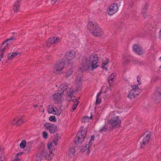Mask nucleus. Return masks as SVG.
<instances>
[{"label": "nucleus", "mask_w": 161, "mask_h": 161, "mask_svg": "<svg viewBox=\"0 0 161 161\" xmlns=\"http://www.w3.org/2000/svg\"><path fill=\"white\" fill-rule=\"evenodd\" d=\"M99 55L96 54H92L89 58L84 57L82 60V66L86 69L87 68L93 70L99 66Z\"/></svg>", "instance_id": "f257e3e1"}, {"label": "nucleus", "mask_w": 161, "mask_h": 161, "mask_svg": "<svg viewBox=\"0 0 161 161\" xmlns=\"http://www.w3.org/2000/svg\"><path fill=\"white\" fill-rule=\"evenodd\" d=\"M87 28L95 36L100 37L103 34V32L98 26V24H94L92 22H90L88 23Z\"/></svg>", "instance_id": "f03ea898"}, {"label": "nucleus", "mask_w": 161, "mask_h": 161, "mask_svg": "<svg viewBox=\"0 0 161 161\" xmlns=\"http://www.w3.org/2000/svg\"><path fill=\"white\" fill-rule=\"evenodd\" d=\"M121 120L118 116L113 115L108 123L111 129L113 130L114 128H118L120 125Z\"/></svg>", "instance_id": "7ed1b4c3"}, {"label": "nucleus", "mask_w": 161, "mask_h": 161, "mask_svg": "<svg viewBox=\"0 0 161 161\" xmlns=\"http://www.w3.org/2000/svg\"><path fill=\"white\" fill-rule=\"evenodd\" d=\"M86 135V131L85 130L79 131L76 136L75 138L74 142L76 144H79L83 142Z\"/></svg>", "instance_id": "20e7f679"}, {"label": "nucleus", "mask_w": 161, "mask_h": 161, "mask_svg": "<svg viewBox=\"0 0 161 161\" xmlns=\"http://www.w3.org/2000/svg\"><path fill=\"white\" fill-rule=\"evenodd\" d=\"M152 97L156 103H158L161 101V89L159 87L156 88Z\"/></svg>", "instance_id": "39448f33"}, {"label": "nucleus", "mask_w": 161, "mask_h": 161, "mask_svg": "<svg viewBox=\"0 0 161 161\" xmlns=\"http://www.w3.org/2000/svg\"><path fill=\"white\" fill-rule=\"evenodd\" d=\"M65 65L64 62L58 63L53 69V72L55 74H58L64 69Z\"/></svg>", "instance_id": "423d86ee"}, {"label": "nucleus", "mask_w": 161, "mask_h": 161, "mask_svg": "<svg viewBox=\"0 0 161 161\" xmlns=\"http://www.w3.org/2000/svg\"><path fill=\"white\" fill-rule=\"evenodd\" d=\"M60 41V38L58 37H52L49 38L46 43V46L48 47H50L52 45L54 46Z\"/></svg>", "instance_id": "0eeeda50"}, {"label": "nucleus", "mask_w": 161, "mask_h": 161, "mask_svg": "<svg viewBox=\"0 0 161 161\" xmlns=\"http://www.w3.org/2000/svg\"><path fill=\"white\" fill-rule=\"evenodd\" d=\"M46 129L48 130L52 133H54L57 131L56 126L54 125L47 123L44 125Z\"/></svg>", "instance_id": "6e6552de"}, {"label": "nucleus", "mask_w": 161, "mask_h": 161, "mask_svg": "<svg viewBox=\"0 0 161 161\" xmlns=\"http://www.w3.org/2000/svg\"><path fill=\"white\" fill-rule=\"evenodd\" d=\"M118 10V7L117 4L113 3L109 6L107 10V12L108 14L112 15L116 12Z\"/></svg>", "instance_id": "1a4fd4ad"}, {"label": "nucleus", "mask_w": 161, "mask_h": 161, "mask_svg": "<svg viewBox=\"0 0 161 161\" xmlns=\"http://www.w3.org/2000/svg\"><path fill=\"white\" fill-rule=\"evenodd\" d=\"M61 92L57 91L53 95V98L54 100V102L55 103H58L61 101L63 95Z\"/></svg>", "instance_id": "9d476101"}, {"label": "nucleus", "mask_w": 161, "mask_h": 161, "mask_svg": "<svg viewBox=\"0 0 161 161\" xmlns=\"http://www.w3.org/2000/svg\"><path fill=\"white\" fill-rule=\"evenodd\" d=\"M75 53L74 50H70L69 52H68L65 54V56L66 57V58L65 59L66 61L68 60V62L69 64H70L71 60L75 56Z\"/></svg>", "instance_id": "9b49d317"}, {"label": "nucleus", "mask_w": 161, "mask_h": 161, "mask_svg": "<svg viewBox=\"0 0 161 161\" xmlns=\"http://www.w3.org/2000/svg\"><path fill=\"white\" fill-rule=\"evenodd\" d=\"M134 51L137 54L142 55L144 52V50L142 49V47L137 44H135L133 46Z\"/></svg>", "instance_id": "f8f14e48"}, {"label": "nucleus", "mask_w": 161, "mask_h": 161, "mask_svg": "<svg viewBox=\"0 0 161 161\" xmlns=\"http://www.w3.org/2000/svg\"><path fill=\"white\" fill-rule=\"evenodd\" d=\"M69 90V88L67 86L63 84L60 86L58 91H59V92H62V94L63 95H67Z\"/></svg>", "instance_id": "ddd939ff"}, {"label": "nucleus", "mask_w": 161, "mask_h": 161, "mask_svg": "<svg viewBox=\"0 0 161 161\" xmlns=\"http://www.w3.org/2000/svg\"><path fill=\"white\" fill-rule=\"evenodd\" d=\"M151 134L150 133L147 134L145 137H144V138L142 142H141V148H143L149 142V141L151 138Z\"/></svg>", "instance_id": "4468645a"}, {"label": "nucleus", "mask_w": 161, "mask_h": 161, "mask_svg": "<svg viewBox=\"0 0 161 161\" xmlns=\"http://www.w3.org/2000/svg\"><path fill=\"white\" fill-rule=\"evenodd\" d=\"M24 122L23 118H18L16 119H14L13 121L12 124L13 125L16 124L17 126H19L22 125Z\"/></svg>", "instance_id": "2eb2a0df"}, {"label": "nucleus", "mask_w": 161, "mask_h": 161, "mask_svg": "<svg viewBox=\"0 0 161 161\" xmlns=\"http://www.w3.org/2000/svg\"><path fill=\"white\" fill-rule=\"evenodd\" d=\"M20 0H17L15 2L14 5L13 6V9L14 12L18 11L20 7Z\"/></svg>", "instance_id": "dca6fc26"}, {"label": "nucleus", "mask_w": 161, "mask_h": 161, "mask_svg": "<svg viewBox=\"0 0 161 161\" xmlns=\"http://www.w3.org/2000/svg\"><path fill=\"white\" fill-rule=\"evenodd\" d=\"M16 39V38L14 37H13L10 38H7L5 41H4L1 45V47H3L6 48L8 47L9 44L7 43L8 42H10L11 41H13Z\"/></svg>", "instance_id": "f3484780"}, {"label": "nucleus", "mask_w": 161, "mask_h": 161, "mask_svg": "<svg viewBox=\"0 0 161 161\" xmlns=\"http://www.w3.org/2000/svg\"><path fill=\"white\" fill-rule=\"evenodd\" d=\"M112 130L111 129V128L108 124L106 125H104L102 128H100L99 131L100 132L103 133L106 131H111Z\"/></svg>", "instance_id": "a211bd4d"}, {"label": "nucleus", "mask_w": 161, "mask_h": 161, "mask_svg": "<svg viewBox=\"0 0 161 161\" xmlns=\"http://www.w3.org/2000/svg\"><path fill=\"white\" fill-rule=\"evenodd\" d=\"M92 141L90 140L88 142V144H86L85 147L83 148V152L85 151L86 150H87V153L89 154L90 153V148L92 147Z\"/></svg>", "instance_id": "6ab92c4d"}, {"label": "nucleus", "mask_w": 161, "mask_h": 161, "mask_svg": "<svg viewBox=\"0 0 161 161\" xmlns=\"http://www.w3.org/2000/svg\"><path fill=\"white\" fill-rule=\"evenodd\" d=\"M48 112L49 114H56V110H55L54 106L52 105H50L47 107Z\"/></svg>", "instance_id": "aec40b11"}, {"label": "nucleus", "mask_w": 161, "mask_h": 161, "mask_svg": "<svg viewBox=\"0 0 161 161\" xmlns=\"http://www.w3.org/2000/svg\"><path fill=\"white\" fill-rule=\"evenodd\" d=\"M148 7V4L147 3L145 4L144 6L142 8V14L143 16L145 18L146 17L147 15V14L146 13L147 11V9Z\"/></svg>", "instance_id": "412c9836"}, {"label": "nucleus", "mask_w": 161, "mask_h": 161, "mask_svg": "<svg viewBox=\"0 0 161 161\" xmlns=\"http://www.w3.org/2000/svg\"><path fill=\"white\" fill-rule=\"evenodd\" d=\"M131 59L130 56H125L123 59V66L128 64Z\"/></svg>", "instance_id": "4be33fe9"}, {"label": "nucleus", "mask_w": 161, "mask_h": 161, "mask_svg": "<svg viewBox=\"0 0 161 161\" xmlns=\"http://www.w3.org/2000/svg\"><path fill=\"white\" fill-rule=\"evenodd\" d=\"M71 89H70L69 91L68 92L67 95H68L69 97L68 100L69 101L70 100H74L75 99V97L73 96V90L71 91Z\"/></svg>", "instance_id": "5701e85b"}, {"label": "nucleus", "mask_w": 161, "mask_h": 161, "mask_svg": "<svg viewBox=\"0 0 161 161\" xmlns=\"http://www.w3.org/2000/svg\"><path fill=\"white\" fill-rule=\"evenodd\" d=\"M116 75V74L115 73H113L109 76L108 82L110 86L113 85V81Z\"/></svg>", "instance_id": "b1692460"}, {"label": "nucleus", "mask_w": 161, "mask_h": 161, "mask_svg": "<svg viewBox=\"0 0 161 161\" xmlns=\"http://www.w3.org/2000/svg\"><path fill=\"white\" fill-rule=\"evenodd\" d=\"M73 72L74 71L71 69L67 70L65 72V77L67 78L70 77V75H72V74L73 73Z\"/></svg>", "instance_id": "393cba45"}, {"label": "nucleus", "mask_w": 161, "mask_h": 161, "mask_svg": "<svg viewBox=\"0 0 161 161\" xmlns=\"http://www.w3.org/2000/svg\"><path fill=\"white\" fill-rule=\"evenodd\" d=\"M134 90L132 89L130 91L128 95V97L129 98L131 99L135 97L134 93Z\"/></svg>", "instance_id": "a878e982"}, {"label": "nucleus", "mask_w": 161, "mask_h": 161, "mask_svg": "<svg viewBox=\"0 0 161 161\" xmlns=\"http://www.w3.org/2000/svg\"><path fill=\"white\" fill-rule=\"evenodd\" d=\"M17 54V53L15 52L13 53L12 54L9 53L8 56V58L9 60L11 59L16 56Z\"/></svg>", "instance_id": "bb28decb"}, {"label": "nucleus", "mask_w": 161, "mask_h": 161, "mask_svg": "<svg viewBox=\"0 0 161 161\" xmlns=\"http://www.w3.org/2000/svg\"><path fill=\"white\" fill-rule=\"evenodd\" d=\"M53 154L52 152L49 153V154L47 153L45 155L46 158H47L48 160H51L52 159V157L53 156Z\"/></svg>", "instance_id": "cd10ccee"}, {"label": "nucleus", "mask_w": 161, "mask_h": 161, "mask_svg": "<svg viewBox=\"0 0 161 161\" xmlns=\"http://www.w3.org/2000/svg\"><path fill=\"white\" fill-rule=\"evenodd\" d=\"M53 144H54L55 146H57L58 145V142L54 141V140H53L51 142L50 144H48V148L49 149H50L51 147H52V145Z\"/></svg>", "instance_id": "c85d7f7f"}, {"label": "nucleus", "mask_w": 161, "mask_h": 161, "mask_svg": "<svg viewBox=\"0 0 161 161\" xmlns=\"http://www.w3.org/2000/svg\"><path fill=\"white\" fill-rule=\"evenodd\" d=\"M135 91L134 92L135 97H136L142 91V90L140 89H133Z\"/></svg>", "instance_id": "c756f323"}, {"label": "nucleus", "mask_w": 161, "mask_h": 161, "mask_svg": "<svg viewBox=\"0 0 161 161\" xmlns=\"http://www.w3.org/2000/svg\"><path fill=\"white\" fill-rule=\"evenodd\" d=\"M79 101L77 100L74 102V104L73 105L72 109L73 110H75L78 104Z\"/></svg>", "instance_id": "7c9ffc66"}, {"label": "nucleus", "mask_w": 161, "mask_h": 161, "mask_svg": "<svg viewBox=\"0 0 161 161\" xmlns=\"http://www.w3.org/2000/svg\"><path fill=\"white\" fill-rule=\"evenodd\" d=\"M26 141L25 140L22 141L21 142L20 144V146L22 148H23L25 147Z\"/></svg>", "instance_id": "2f4dec72"}, {"label": "nucleus", "mask_w": 161, "mask_h": 161, "mask_svg": "<svg viewBox=\"0 0 161 161\" xmlns=\"http://www.w3.org/2000/svg\"><path fill=\"white\" fill-rule=\"evenodd\" d=\"M109 63V61L108 60V59L107 58V61L105 63L104 62H103L102 64V68H106L107 69L106 67H105V65H106Z\"/></svg>", "instance_id": "473e14b6"}, {"label": "nucleus", "mask_w": 161, "mask_h": 161, "mask_svg": "<svg viewBox=\"0 0 161 161\" xmlns=\"http://www.w3.org/2000/svg\"><path fill=\"white\" fill-rule=\"evenodd\" d=\"M49 119L50 121L54 122H56L57 120V119L55 118V116L53 115L50 116L49 117Z\"/></svg>", "instance_id": "72a5a7b5"}, {"label": "nucleus", "mask_w": 161, "mask_h": 161, "mask_svg": "<svg viewBox=\"0 0 161 161\" xmlns=\"http://www.w3.org/2000/svg\"><path fill=\"white\" fill-rule=\"evenodd\" d=\"M69 153L74 155L75 153V149L73 148H71L69 149Z\"/></svg>", "instance_id": "f704fd0d"}, {"label": "nucleus", "mask_w": 161, "mask_h": 161, "mask_svg": "<svg viewBox=\"0 0 161 161\" xmlns=\"http://www.w3.org/2000/svg\"><path fill=\"white\" fill-rule=\"evenodd\" d=\"M89 119V117H84L82 119V122H83L84 123H85L86 122H87L88 121Z\"/></svg>", "instance_id": "c9c22d12"}, {"label": "nucleus", "mask_w": 161, "mask_h": 161, "mask_svg": "<svg viewBox=\"0 0 161 161\" xmlns=\"http://www.w3.org/2000/svg\"><path fill=\"white\" fill-rule=\"evenodd\" d=\"M137 81L138 82V85H140L141 84V80L139 76H137Z\"/></svg>", "instance_id": "e433bc0d"}, {"label": "nucleus", "mask_w": 161, "mask_h": 161, "mask_svg": "<svg viewBox=\"0 0 161 161\" xmlns=\"http://www.w3.org/2000/svg\"><path fill=\"white\" fill-rule=\"evenodd\" d=\"M101 102V99L99 97H96V103L97 104H99Z\"/></svg>", "instance_id": "4c0bfd02"}, {"label": "nucleus", "mask_w": 161, "mask_h": 161, "mask_svg": "<svg viewBox=\"0 0 161 161\" xmlns=\"http://www.w3.org/2000/svg\"><path fill=\"white\" fill-rule=\"evenodd\" d=\"M43 137L45 139H47L48 137V134L45 131H44L43 132Z\"/></svg>", "instance_id": "58836bf2"}, {"label": "nucleus", "mask_w": 161, "mask_h": 161, "mask_svg": "<svg viewBox=\"0 0 161 161\" xmlns=\"http://www.w3.org/2000/svg\"><path fill=\"white\" fill-rule=\"evenodd\" d=\"M42 158L39 156H37L36 158V161H41Z\"/></svg>", "instance_id": "ea45409f"}, {"label": "nucleus", "mask_w": 161, "mask_h": 161, "mask_svg": "<svg viewBox=\"0 0 161 161\" xmlns=\"http://www.w3.org/2000/svg\"><path fill=\"white\" fill-rule=\"evenodd\" d=\"M132 89H139V86L137 85H133L131 86Z\"/></svg>", "instance_id": "a19ab883"}, {"label": "nucleus", "mask_w": 161, "mask_h": 161, "mask_svg": "<svg viewBox=\"0 0 161 161\" xmlns=\"http://www.w3.org/2000/svg\"><path fill=\"white\" fill-rule=\"evenodd\" d=\"M133 60L135 64H137L140 62V60L138 59H136L135 58L133 59Z\"/></svg>", "instance_id": "79ce46f5"}, {"label": "nucleus", "mask_w": 161, "mask_h": 161, "mask_svg": "<svg viewBox=\"0 0 161 161\" xmlns=\"http://www.w3.org/2000/svg\"><path fill=\"white\" fill-rule=\"evenodd\" d=\"M6 49L5 47H1L0 49V52H3L4 53V51L5 50H6Z\"/></svg>", "instance_id": "37998d69"}, {"label": "nucleus", "mask_w": 161, "mask_h": 161, "mask_svg": "<svg viewBox=\"0 0 161 161\" xmlns=\"http://www.w3.org/2000/svg\"><path fill=\"white\" fill-rule=\"evenodd\" d=\"M1 53L0 55V61H1V60L2 59V58H3V57L4 54V53L3 52H1Z\"/></svg>", "instance_id": "c03bdc74"}, {"label": "nucleus", "mask_w": 161, "mask_h": 161, "mask_svg": "<svg viewBox=\"0 0 161 161\" xmlns=\"http://www.w3.org/2000/svg\"><path fill=\"white\" fill-rule=\"evenodd\" d=\"M61 113V111L60 110H57V111H56V114L55 115H59Z\"/></svg>", "instance_id": "a18cd8bd"}, {"label": "nucleus", "mask_w": 161, "mask_h": 161, "mask_svg": "<svg viewBox=\"0 0 161 161\" xmlns=\"http://www.w3.org/2000/svg\"><path fill=\"white\" fill-rule=\"evenodd\" d=\"M23 153V152H19V153H18L16 154V156L17 157H18L19 156L22 155Z\"/></svg>", "instance_id": "49530a36"}, {"label": "nucleus", "mask_w": 161, "mask_h": 161, "mask_svg": "<svg viewBox=\"0 0 161 161\" xmlns=\"http://www.w3.org/2000/svg\"><path fill=\"white\" fill-rule=\"evenodd\" d=\"M102 93V92H99L97 94V95L96 96V97H99V96Z\"/></svg>", "instance_id": "de8ad7c7"}, {"label": "nucleus", "mask_w": 161, "mask_h": 161, "mask_svg": "<svg viewBox=\"0 0 161 161\" xmlns=\"http://www.w3.org/2000/svg\"><path fill=\"white\" fill-rule=\"evenodd\" d=\"M58 0H51V3L53 4H54Z\"/></svg>", "instance_id": "09e8293b"}, {"label": "nucleus", "mask_w": 161, "mask_h": 161, "mask_svg": "<svg viewBox=\"0 0 161 161\" xmlns=\"http://www.w3.org/2000/svg\"><path fill=\"white\" fill-rule=\"evenodd\" d=\"M54 141H57L58 142V136H55L54 137V139H53Z\"/></svg>", "instance_id": "8fccbe9b"}, {"label": "nucleus", "mask_w": 161, "mask_h": 161, "mask_svg": "<svg viewBox=\"0 0 161 161\" xmlns=\"http://www.w3.org/2000/svg\"><path fill=\"white\" fill-rule=\"evenodd\" d=\"M94 138H95V137L94 135L92 136L91 137V139L90 140H91V141H94Z\"/></svg>", "instance_id": "3c124183"}, {"label": "nucleus", "mask_w": 161, "mask_h": 161, "mask_svg": "<svg viewBox=\"0 0 161 161\" xmlns=\"http://www.w3.org/2000/svg\"><path fill=\"white\" fill-rule=\"evenodd\" d=\"M20 160L19 158H16L14 160H13V161H20Z\"/></svg>", "instance_id": "603ef678"}, {"label": "nucleus", "mask_w": 161, "mask_h": 161, "mask_svg": "<svg viewBox=\"0 0 161 161\" xmlns=\"http://www.w3.org/2000/svg\"><path fill=\"white\" fill-rule=\"evenodd\" d=\"M3 158L1 157H0V161H3Z\"/></svg>", "instance_id": "864d4df0"}, {"label": "nucleus", "mask_w": 161, "mask_h": 161, "mask_svg": "<svg viewBox=\"0 0 161 161\" xmlns=\"http://www.w3.org/2000/svg\"><path fill=\"white\" fill-rule=\"evenodd\" d=\"M90 119H92V115H91V116L90 117Z\"/></svg>", "instance_id": "5fc2aeb1"}, {"label": "nucleus", "mask_w": 161, "mask_h": 161, "mask_svg": "<svg viewBox=\"0 0 161 161\" xmlns=\"http://www.w3.org/2000/svg\"><path fill=\"white\" fill-rule=\"evenodd\" d=\"M55 108L57 110V108H56V107H55Z\"/></svg>", "instance_id": "6e6d98bb"}, {"label": "nucleus", "mask_w": 161, "mask_h": 161, "mask_svg": "<svg viewBox=\"0 0 161 161\" xmlns=\"http://www.w3.org/2000/svg\"><path fill=\"white\" fill-rule=\"evenodd\" d=\"M1 61H0V62Z\"/></svg>", "instance_id": "4d7b16f0"}]
</instances>
